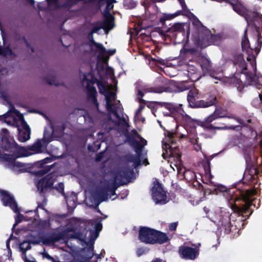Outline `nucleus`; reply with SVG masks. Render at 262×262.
<instances>
[{
    "label": "nucleus",
    "instance_id": "nucleus-31",
    "mask_svg": "<svg viewBox=\"0 0 262 262\" xmlns=\"http://www.w3.org/2000/svg\"><path fill=\"white\" fill-rule=\"evenodd\" d=\"M43 258L47 259L51 262H55L56 260L54 258L50 256L47 252L44 251L41 253Z\"/></svg>",
    "mask_w": 262,
    "mask_h": 262
},
{
    "label": "nucleus",
    "instance_id": "nucleus-33",
    "mask_svg": "<svg viewBox=\"0 0 262 262\" xmlns=\"http://www.w3.org/2000/svg\"><path fill=\"white\" fill-rule=\"evenodd\" d=\"M64 128L62 126H60V133H59V135H57V130L56 129H55L54 127H52V134L55 137H59L62 135V132L64 130Z\"/></svg>",
    "mask_w": 262,
    "mask_h": 262
},
{
    "label": "nucleus",
    "instance_id": "nucleus-14",
    "mask_svg": "<svg viewBox=\"0 0 262 262\" xmlns=\"http://www.w3.org/2000/svg\"><path fill=\"white\" fill-rule=\"evenodd\" d=\"M165 107L169 111L171 115H173L171 119H173L178 121L180 119V117H183L185 113L183 109L181 108V105H174L172 103H166L165 104Z\"/></svg>",
    "mask_w": 262,
    "mask_h": 262
},
{
    "label": "nucleus",
    "instance_id": "nucleus-20",
    "mask_svg": "<svg viewBox=\"0 0 262 262\" xmlns=\"http://www.w3.org/2000/svg\"><path fill=\"white\" fill-rule=\"evenodd\" d=\"M216 97L212 96L210 97L209 101H205L204 100H201L198 102L197 103L195 102L194 107H206L212 105L215 103Z\"/></svg>",
    "mask_w": 262,
    "mask_h": 262
},
{
    "label": "nucleus",
    "instance_id": "nucleus-11",
    "mask_svg": "<svg viewBox=\"0 0 262 262\" xmlns=\"http://www.w3.org/2000/svg\"><path fill=\"white\" fill-rule=\"evenodd\" d=\"M152 196L154 202L156 204H165L167 202L165 192L161 185L157 181L154 183L152 188Z\"/></svg>",
    "mask_w": 262,
    "mask_h": 262
},
{
    "label": "nucleus",
    "instance_id": "nucleus-35",
    "mask_svg": "<svg viewBox=\"0 0 262 262\" xmlns=\"http://www.w3.org/2000/svg\"><path fill=\"white\" fill-rule=\"evenodd\" d=\"M215 187V190L217 192H226L227 191V188L223 185H217Z\"/></svg>",
    "mask_w": 262,
    "mask_h": 262
},
{
    "label": "nucleus",
    "instance_id": "nucleus-41",
    "mask_svg": "<svg viewBox=\"0 0 262 262\" xmlns=\"http://www.w3.org/2000/svg\"><path fill=\"white\" fill-rule=\"evenodd\" d=\"M177 223H172L169 226V228L170 230H175L177 227Z\"/></svg>",
    "mask_w": 262,
    "mask_h": 262
},
{
    "label": "nucleus",
    "instance_id": "nucleus-13",
    "mask_svg": "<svg viewBox=\"0 0 262 262\" xmlns=\"http://www.w3.org/2000/svg\"><path fill=\"white\" fill-rule=\"evenodd\" d=\"M179 252L182 257L191 260L194 259L199 254L197 248H193L186 246L180 247Z\"/></svg>",
    "mask_w": 262,
    "mask_h": 262
},
{
    "label": "nucleus",
    "instance_id": "nucleus-6",
    "mask_svg": "<svg viewBox=\"0 0 262 262\" xmlns=\"http://www.w3.org/2000/svg\"><path fill=\"white\" fill-rule=\"evenodd\" d=\"M165 137L163 141V149L165 153L163 154L170 158V167L173 170H177L178 173H181L182 169L181 155L178 152L176 143V133L173 130H167L165 132ZM165 158V157H164Z\"/></svg>",
    "mask_w": 262,
    "mask_h": 262
},
{
    "label": "nucleus",
    "instance_id": "nucleus-56",
    "mask_svg": "<svg viewBox=\"0 0 262 262\" xmlns=\"http://www.w3.org/2000/svg\"><path fill=\"white\" fill-rule=\"evenodd\" d=\"M198 147H199V149H200V147H199V145H198Z\"/></svg>",
    "mask_w": 262,
    "mask_h": 262
},
{
    "label": "nucleus",
    "instance_id": "nucleus-32",
    "mask_svg": "<svg viewBox=\"0 0 262 262\" xmlns=\"http://www.w3.org/2000/svg\"><path fill=\"white\" fill-rule=\"evenodd\" d=\"M164 91L163 88H149L145 90L146 92H155L158 93H162Z\"/></svg>",
    "mask_w": 262,
    "mask_h": 262
},
{
    "label": "nucleus",
    "instance_id": "nucleus-43",
    "mask_svg": "<svg viewBox=\"0 0 262 262\" xmlns=\"http://www.w3.org/2000/svg\"><path fill=\"white\" fill-rule=\"evenodd\" d=\"M12 236H11L10 237V238L7 241V243H6V246H7V248H8V250L10 249V247H9V242H10V241L11 240V238H12Z\"/></svg>",
    "mask_w": 262,
    "mask_h": 262
},
{
    "label": "nucleus",
    "instance_id": "nucleus-23",
    "mask_svg": "<svg viewBox=\"0 0 262 262\" xmlns=\"http://www.w3.org/2000/svg\"><path fill=\"white\" fill-rule=\"evenodd\" d=\"M181 12L178 11L172 14L164 13L160 18V21L164 23L166 20H171L180 15Z\"/></svg>",
    "mask_w": 262,
    "mask_h": 262
},
{
    "label": "nucleus",
    "instance_id": "nucleus-39",
    "mask_svg": "<svg viewBox=\"0 0 262 262\" xmlns=\"http://www.w3.org/2000/svg\"><path fill=\"white\" fill-rule=\"evenodd\" d=\"M22 258L25 262H35L33 258H28L26 253H23Z\"/></svg>",
    "mask_w": 262,
    "mask_h": 262
},
{
    "label": "nucleus",
    "instance_id": "nucleus-28",
    "mask_svg": "<svg viewBox=\"0 0 262 262\" xmlns=\"http://www.w3.org/2000/svg\"><path fill=\"white\" fill-rule=\"evenodd\" d=\"M136 5V2L134 0H124V6L127 9L134 8Z\"/></svg>",
    "mask_w": 262,
    "mask_h": 262
},
{
    "label": "nucleus",
    "instance_id": "nucleus-57",
    "mask_svg": "<svg viewBox=\"0 0 262 262\" xmlns=\"http://www.w3.org/2000/svg\"><path fill=\"white\" fill-rule=\"evenodd\" d=\"M198 147H199V149H200V147H199V145H198Z\"/></svg>",
    "mask_w": 262,
    "mask_h": 262
},
{
    "label": "nucleus",
    "instance_id": "nucleus-47",
    "mask_svg": "<svg viewBox=\"0 0 262 262\" xmlns=\"http://www.w3.org/2000/svg\"><path fill=\"white\" fill-rule=\"evenodd\" d=\"M27 1L32 5H34L35 3L34 0H27Z\"/></svg>",
    "mask_w": 262,
    "mask_h": 262
},
{
    "label": "nucleus",
    "instance_id": "nucleus-55",
    "mask_svg": "<svg viewBox=\"0 0 262 262\" xmlns=\"http://www.w3.org/2000/svg\"><path fill=\"white\" fill-rule=\"evenodd\" d=\"M138 98H139V100H140V101H141V100H142V99H141V98H139V97Z\"/></svg>",
    "mask_w": 262,
    "mask_h": 262
},
{
    "label": "nucleus",
    "instance_id": "nucleus-46",
    "mask_svg": "<svg viewBox=\"0 0 262 262\" xmlns=\"http://www.w3.org/2000/svg\"><path fill=\"white\" fill-rule=\"evenodd\" d=\"M108 73L111 75L113 74V70L111 69H109L107 70Z\"/></svg>",
    "mask_w": 262,
    "mask_h": 262
},
{
    "label": "nucleus",
    "instance_id": "nucleus-49",
    "mask_svg": "<svg viewBox=\"0 0 262 262\" xmlns=\"http://www.w3.org/2000/svg\"><path fill=\"white\" fill-rule=\"evenodd\" d=\"M143 164H145L146 165L148 164L147 159H145L143 161Z\"/></svg>",
    "mask_w": 262,
    "mask_h": 262
},
{
    "label": "nucleus",
    "instance_id": "nucleus-53",
    "mask_svg": "<svg viewBox=\"0 0 262 262\" xmlns=\"http://www.w3.org/2000/svg\"><path fill=\"white\" fill-rule=\"evenodd\" d=\"M67 204L69 205V202L68 199L67 200Z\"/></svg>",
    "mask_w": 262,
    "mask_h": 262
},
{
    "label": "nucleus",
    "instance_id": "nucleus-15",
    "mask_svg": "<svg viewBox=\"0 0 262 262\" xmlns=\"http://www.w3.org/2000/svg\"><path fill=\"white\" fill-rule=\"evenodd\" d=\"M55 181V179L53 178V174L50 173L39 180L36 186L39 191L42 192L45 189L51 187L53 185Z\"/></svg>",
    "mask_w": 262,
    "mask_h": 262
},
{
    "label": "nucleus",
    "instance_id": "nucleus-34",
    "mask_svg": "<svg viewBox=\"0 0 262 262\" xmlns=\"http://www.w3.org/2000/svg\"><path fill=\"white\" fill-rule=\"evenodd\" d=\"M8 74V70L3 68L0 70V78H2L3 76H5ZM0 96H3V93L0 91Z\"/></svg>",
    "mask_w": 262,
    "mask_h": 262
},
{
    "label": "nucleus",
    "instance_id": "nucleus-27",
    "mask_svg": "<svg viewBox=\"0 0 262 262\" xmlns=\"http://www.w3.org/2000/svg\"><path fill=\"white\" fill-rule=\"evenodd\" d=\"M20 250L23 253H26V251L31 248L30 243L28 241H24L20 244Z\"/></svg>",
    "mask_w": 262,
    "mask_h": 262
},
{
    "label": "nucleus",
    "instance_id": "nucleus-42",
    "mask_svg": "<svg viewBox=\"0 0 262 262\" xmlns=\"http://www.w3.org/2000/svg\"><path fill=\"white\" fill-rule=\"evenodd\" d=\"M93 251H92V250L91 249H90L89 250V254L87 256V258L88 259H90V258H91L93 257Z\"/></svg>",
    "mask_w": 262,
    "mask_h": 262
},
{
    "label": "nucleus",
    "instance_id": "nucleus-10",
    "mask_svg": "<svg viewBox=\"0 0 262 262\" xmlns=\"http://www.w3.org/2000/svg\"><path fill=\"white\" fill-rule=\"evenodd\" d=\"M226 36L223 33H219L213 35L210 32L207 31L205 38L202 40L199 39L195 40V43L201 47L205 48L210 45V42L214 44H217L219 41L225 38Z\"/></svg>",
    "mask_w": 262,
    "mask_h": 262
},
{
    "label": "nucleus",
    "instance_id": "nucleus-48",
    "mask_svg": "<svg viewBox=\"0 0 262 262\" xmlns=\"http://www.w3.org/2000/svg\"><path fill=\"white\" fill-rule=\"evenodd\" d=\"M187 89H188L187 86H186L185 85H184V86H183V88H182V89L181 90V91H184V90H186Z\"/></svg>",
    "mask_w": 262,
    "mask_h": 262
},
{
    "label": "nucleus",
    "instance_id": "nucleus-25",
    "mask_svg": "<svg viewBox=\"0 0 262 262\" xmlns=\"http://www.w3.org/2000/svg\"><path fill=\"white\" fill-rule=\"evenodd\" d=\"M0 55L11 57L14 56L11 50L8 47L5 48L4 49H2V48L0 47Z\"/></svg>",
    "mask_w": 262,
    "mask_h": 262
},
{
    "label": "nucleus",
    "instance_id": "nucleus-44",
    "mask_svg": "<svg viewBox=\"0 0 262 262\" xmlns=\"http://www.w3.org/2000/svg\"><path fill=\"white\" fill-rule=\"evenodd\" d=\"M152 262H166V261L162 259L157 258L156 260H154Z\"/></svg>",
    "mask_w": 262,
    "mask_h": 262
},
{
    "label": "nucleus",
    "instance_id": "nucleus-21",
    "mask_svg": "<svg viewBox=\"0 0 262 262\" xmlns=\"http://www.w3.org/2000/svg\"><path fill=\"white\" fill-rule=\"evenodd\" d=\"M200 66L205 72H208L210 69L211 62L206 57H202L199 60Z\"/></svg>",
    "mask_w": 262,
    "mask_h": 262
},
{
    "label": "nucleus",
    "instance_id": "nucleus-2",
    "mask_svg": "<svg viewBox=\"0 0 262 262\" xmlns=\"http://www.w3.org/2000/svg\"><path fill=\"white\" fill-rule=\"evenodd\" d=\"M135 138V139L130 141V143L135 147L136 151L135 156H130L128 158V164L130 165L132 168L127 169H120L116 172L114 180L108 186L99 189L93 194L92 197L95 200V204L97 205H98L103 201L111 199L112 195H114L117 188L116 184H122L123 180L127 179L132 173V169L141 164L140 152L142 147L146 144V141L138 134H137Z\"/></svg>",
    "mask_w": 262,
    "mask_h": 262
},
{
    "label": "nucleus",
    "instance_id": "nucleus-9",
    "mask_svg": "<svg viewBox=\"0 0 262 262\" xmlns=\"http://www.w3.org/2000/svg\"><path fill=\"white\" fill-rule=\"evenodd\" d=\"M0 138L4 144H5V148L12 153L11 155H14L18 145L15 142L14 139L10 136L9 133L7 129L3 128L1 130Z\"/></svg>",
    "mask_w": 262,
    "mask_h": 262
},
{
    "label": "nucleus",
    "instance_id": "nucleus-58",
    "mask_svg": "<svg viewBox=\"0 0 262 262\" xmlns=\"http://www.w3.org/2000/svg\"><path fill=\"white\" fill-rule=\"evenodd\" d=\"M55 262H58V261H57L56 260H55Z\"/></svg>",
    "mask_w": 262,
    "mask_h": 262
},
{
    "label": "nucleus",
    "instance_id": "nucleus-38",
    "mask_svg": "<svg viewBox=\"0 0 262 262\" xmlns=\"http://www.w3.org/2000/svg\"><path fill=\"white\" fill-rule=\"evenodd\" d=\"M186 136H188V138L191 141V142L192 143H194L195 142H197L196 139H195L194 140L193 137H191V135L190 134H182L181 135V138H184V137H185Z\"/></svg>",
    "mask_w": 262,
    "mask_h": 262
},
{
    "label": "nucleus",
    "instance_id": "nucleus-36",
    "mask_svg": "<svg viewBox=\"0 0 262 262\" xmlns=\"http://www.w3.org/2000/svg\"><path fill=\"white\" fill-rule=\"evenodd\" d=\"M56 189H57L59 192L64 194L63 190H64V185L62 183H60L58 184L57 186L55 187Z\"/></svg>",
    "mask_w": 262,
    "mask_h": 262
},
{
    "label": "nucleus",
    "instance_id": "nucleus-8",
    "mask_svg": "<svg viewBox=\"0 0 262 262\" xmlns=\"http://www.w3.org/2000/svg\"><path fill=\"white\" fill-rule=\"evenodd\" d=\"M0 198L4 206L9 207L14 212L18 213L15 217V223L13 225V227H14L22 220L23 217V215L19 213L20 211V208L18 207L17 204L14 200L13 196L8 192L5 190L1 191Z\"/></svg>",
    "mask_w": 262,
    "mask_h": 262
},
{
    "label": "nucleus",
    "instance_id": "nucleus-19",
    "mask_svg": "<svg viewBox=\"0 0 262 262\" xmlns=\"http://www.w3.org/2000/svg\"><path fill=\"white\" fill-rule=\"evenodd\" d=\"M155 238L153 241V244L158 243L160 244H163L167 242L168 237L166 234L155 230Z\"/></svg>",
    "mask_w": 262,
    "mask_h": 262
},
{
    "label": "nucleus",
    "instance_id": "nucleus-7",
    "mask_svg": "<svg viewBox=\"0 0 262 262\" xmlns=\"http://www.w3.org/2000/svg\"><path fill=\"white\" fill-rule=\"evenodd\" d=\"M88 77H91V75L90 74L86 75L85 73L80 74V78L82 81V85L87 89L88 95L93 103L94 110H91L86 115H84V111L83 110L76 109L74 111V113L83 115L85 121L94 122L98 117L102 115V113L100 112L98 108V104L95 98L96 90L95 87L92 86L93 82L89 79Z\"/></svg>",
    "mask_w": 262,
    "mask_h": 262
},
{
    "label": "nucleus",
    "instance_id": "nucleus-22",
    "mask_svg": "<svg viewBox=\"0 0 262 262\" xmlns=\"http://www.w3.org/2000/svg\"><path fill=\"white\" fill-rule=\"evenodd\" d=\"M225 116V114L220 113L219 110L217 109L213 114L210 115L205 119V122L206 123H210L217 118L224 117Z\"/></svg>",
    "mask_w": 262,
    "mask_h": 262
},
{
    "label": "nucleus",
    "instance_id": "nucleus-12",
    "mask_svg": "<svg viewBox=\"0 0 262 262\" xmlns=\"http://www.w3.org/2000/svg\"><path fill=\"white\" fill-rule=\"evenodd\" d=\"M155 230L147 227H141L139 231V239L147 244H153Z\"/></svg>",
    "mask_w": 262,
    "mask_h": 262
},
{
    "label": "nucleus",
    "instance_id": "nucleus-24",
    "mask_svg": "<svg viewBox=\"0 0 262 262\" xmlns=\"http://www.w3.org/2000/svg\"><path fill=\"white\" fill-rule=\"evenodd\" d=\"M249 28H248V27L246 28V29L245 30L244 36L242 40V48L243 50H246L247 52H249V50H250L249 42V40L248 39V38H247V35H246L247 31Z\"/></svg>",
    "mask_w": 262,
    "mask_h": 262
},
{
    "label": "nucleus",
    "instance_id": "nucleus-26",
    "mask_svg": "<svg viewBox=\"0 0 262 262\" xmlns=\"http://www.w3.org/2000/svg\"><path fill=\"white\" fill-rule=\"evenodd\" d=\"M143 105H140L138 110L136 112L135 116V121L143 122L145 120V118L142 116L141 111L144 108Z\"/></svg>",
    "mask_w": 262,
    "mask_h": 262
},
{
    "label": "nucleus",
    "instance_id": "nucleus-1",
    "mask_svg": "<svg viewBox=\"0 0 262 262\" xmlns=\"http://www.w3.org/2000/svg\"><path fill=\"white\" fill-rule=\"evenodd\" d=\"M101 229L102 224L98 221H84L72 218L63 231L44 239L43 244L50 245L61 242L66 246L61 248L63 250L68 251L67 249H69L74 251L76 246L73 242L79 239L86 245H91L98 237Z\"/></svg>",
    "mask_w": 262,
    "mask_h": 262
},
{
    "label": "nucleus",
    "instance_id": "nucleus-5",
    "mask_svg": "<svg viewBox=\"0 0 262 262\" xmlns=\"http://www.w3.org/2000/svg\"><path fill=\"white\" fill-rule=\"evenodd\" d=\"M0 121H3L8 125L17 127L18 139L19 141L24 142L30 139V128L25 121L23 114L14 107L11 106L7 113L0 116Z\"/></svg>",
    "mask_w": 262,
    "mask_h": 262
},
{
    "label": "nucleus",
    "instance_id": "nucleus-50",
    "mask_svg": "<svg viewBox=\"0 0 262 262\" xmlns=\"http://www.w3.org/2000/svg\"><path fill=\"white\" fill-rule=\"evenodd\" d=\"M98 136H99V138L100 139V138H101V137H100V136H102V133H98Z\"/></svg>",
    "mask_w": 262,
    "mask_h": 262
},
{
    "label": "nucleus",
    "instance_id": "nucleus-3",
    "mask_svg": "<svg viewBox=\"0 0 262 262\" xmlns=\"http://www.w3.org/2000/svg\"><path fill=\"white\" fill-rule=\"evenodd\" d=\"M52 140V136L46 129L43 138L41 140H37L33 144L26 147L18 145L14 155H5V165L9 169L18 171L24 167L23 163L16 161V158L22 157H28L34 154L42 152L46 147L48 143Z\"/></svg>",
    "mask_w": 262,
    "mask_h": 262
},
{
    "label": "nucleus",
    "instance_id": "nucleus-29",
    "mask_svg": "<svg viewBox=\"0 0 262 262\" xmlns=\"http://www.w3.org/2000/svg\"><path fill=\"white\" fill-rule=\"evenodd\" d=\"M171 30L172 31L181 33L184 30L183 25L182 23H176L171 27Z\"/></svg>",
    "mask_w": 262,
    "mask_h": 262
},
{
    "label": "nucleus",
    "instance_id": "nucleus-51",
    "mask_svg": "<svg viewBox=\"0 0 262 262\" xmlns=\"http://www.w3.org/2000/svg\"><path fill=\"white\" fill-rule=\"evenodd\" d=\"M237 121L240 123V124H243V122H242V121L241 120H237Z\"/></svg>",
    "mask_w": 262,
    "mask_h": 262
},
{
    "label": "nucleus",
    "instance_id": "nucleus-18",
    "mask_svg": "<svg viewBox=\"0 0 262 262\" xmlns=\"http://www.w3.org/2000/svg\"><path fill=\"white\" fill-rule=\"evenodd\" d=\"M199 98L198 91L195 89H191L188 94L187 100L191 107H194L195 100Z\"/></svg>",
    "mask_w": 262,
    "mask_h": 262
},
{
    "label": "nucleus",
    "instance_id": "nucleus-17",
    "mask_svg": "<svg viewBox=\"0 0 262 262\" xmlns=\"http://www.w3.org/2000/svg\"><path fill=\"white\" fill-rule=\"evenodd\" d=\"M51 162L52 159L47 158L38 162L37 165L40 166L41 169V170L37 171V173L39 175H42L50 171L53 166V165H46V164L51 163Z\"/></svg>",
    "mask_w": 262,
    "mask_h": 262
},
{
    "label": "nucleus",
    "instance_id": "nucleus-16",
    "mask_svg": "<svg viewBox=\"0 0 262 262\" xmlns=\"http://www.w3.org/2000/svg\"><path fill=\"white\" fill-rule=\"evenodd\" d=\"M255 194L256 191L254 190H247L246 191V195L244 198L245 204L242 207L238 208V210L240 212L242 213H246L248 212L249 207L252 205V199H250V197Z\"/></svg>",
    "mask_w": 262,
    "mask_h": 262
},
{
    "label": "nucleus",
    "instance_id": "nucleus-54",
    "mask_svg": "<svg viewBox=\"0 0 262 262\" xmlns=\"http://www.w3.org/2000/svg\"><path fill=\"white\" fill-rule=\"evenodd\" d=\"M100 160V159L99 157H98V158H97V161H99Z\"/></svg>",
    "mask_w": 262,
    "mask_h": 262
},
{
    "label": "nucleus",
    "instance_id": "nucleus-37",
    "mask_svg": "<svg viewBox=\"0 0 262 262\" xmlns=\"http://www.w3.org/2000/svg\"><path fill=\"white\" fill-rule=\"evenodd\" d=\"M192 23L196 27L200 28L202 26V24L200 21L196 17L192 19Z\"/></svg>",
    "mask_w": 262,
    "mask_h": 262
},
{
    "label": "nucleus",
    "instance_id": "nucleus-30",
    "mask_svg": "<svg viewBox=\"0 0 262 262\" xmlns=\"http://www.w3.org/2000/svg\"><path fill=\"white\" fill-rule=\"evenodd\" d=\"M247 77H249L251 79V82L253 83H256L257 81L259 82L262 81V77H257L256 75H253V74L247 75Z\"/></svg>",
    "mask_w": 262,
    "mask_h": 262
},
{
    "label": "nucleus",
    "instance_id": "nucleus-4",
    "mask_svg": "<svg viewBox=\"0 0 262 262\" xmlns=\"http://www.w3.org/2000/svg\"><path fill=\"white\" fill-rule=\"evenodd\" d=\"M97 84L99 92L105 96L110 119L116 124L126 127L127 123L122 113L120 101L116 100V94L113 92L115 86L102 80L98 81Z\"/></svg>",
    "mask_w": 262,
    "mask_h": 262
},
{
    "label": "nucleus",
    "instance_id": "nucleus-52",
    "mask_svg": "<svg viewBox=\"0 0 262 262\" xmlns=\"http://www.w3.org/2000/svg\"><path fill=\"white\" fill-rule=\"evenodd\" d=\"M230 128H231V129H234L235 128V127L234 126H232V127H230Z\"/></svg>",
    "mask_w": 262,
    "mask_h": 262
},
{
    "label": "nucleus",
    "instance_id": "nucleus-45",
    "mask_svg": "<svg viewBox=\"0 0 262 262\" xmlns=\"http://www.w3.org/2000/svg\"><path fill=\"white\" fill-rule=\"evenodd\" d=\"M138 95L140 96V97H142L143 96V93L141 90L138 91Z\"/></svg>",
    "mask_w": 262,
    "mask_h": 262
},
{
    "label": "nucleus",
    "instance_id": "nucleus-40",
    "mask_svg": "<svg viewBox=\"0 0 262 262\" xmlns=\"http://www.w3.org/2000/svg\"><path fill=\"white\" fill-rule=\"evenodd\" d=\"M45 4H46L44 2H40L38 3V8L39 9V10H43L46 9Z\"/></svg>",
    "mask_w": 262,
    "mask_h": 262
}]
</instances>
